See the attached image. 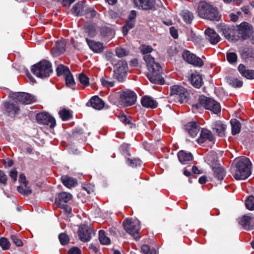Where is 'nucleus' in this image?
<instances>
[{"label":"nucleus","mask_w":254,"mask_h":254,"mask_svg":"<svg viewBox=\"0 0 254 254\" xmlns=\"http://www.w3.org/2000/svg\"><path fill=\"white\" fill-rule=\"evenodd\" d=\"M58 207L63 209L64 212L67 214L71 213V208L66 204H62V205L57 206Z\"/></svg>","instance_id":"052dcab7"},{"label":"nucleus","mask_w":254,"mask_h":254,"mask_svg":"<svg viewBox=\"0 0 254 254\" xmlns=\"http://www.w3.org/2000/svg\"><path fill=\"white\" fill-rule=\"evenodd\" d=\"M65 80L66 85L70 87L72 89H74L75 85V83L73 78V77L70 71H69V73H67L65 75Z\"/></svg>","instance_id":"c9c22d12"},{"label":"nucleus","mask_w":254,"mask_h":254,"mask_svg":"<svg viewBox=\"0 0 254 254\" xmlns=\"http://www.w3.org/2000/svg\"><path fill=\"white\" fill-rule=\"evenodd\" d=\"M229 83L232 85V86L237 87H240L243 85V82L236 78L230 79Z\"/></svg>","instance_id":"4d7b16f0"},{"label":"nucleus","mask_w":254,"mask_h":254,"mask_svg":"<svg viewBox=\"0 0 254 254\" xmlns=\"http://www.w3.org/2000/svg\"><path fill=\"white\" fill-rule=\"evenodd\" d=\"M206 39L208 40L212 44H217L220 39L219 36L215 31L210 28H207L205 31Z\"/></svg>","instance_id":"412c9836"},{"label":"nucleus","mask_w":254,"mask_h":254,"mask_svg":"<svg viewBox=\"0 0 254 254\" xmlns=\"http://www.w3.org/2000/svg\"><path fill=\"white\" fill-rule=\"evenodd\" d=\"M72 198V195L70 193L62 192L60 193L55 198V203L57 206L62 205L66 204Z\"/></svg>","instance_id":"f3484780"},{"label":"nucleus","mask_w":254,"mask_h":254,"mask_svg":"<svg viewBox=\"0 0 254 254\" xmlns=\"http://www.w3.org/2000/svg\"><path fill=\"white\" fill-rule=\"evenodd\" d=\"M84 1L76 3L72 7V11L76 15H82L85 14V9L86 7Z\"/></svg>","instance_id":"cd10ccee"},{"label":"nucleus","mask_w":254,"mask_h":254,"mask_svg":"<svg viewBox=\"0 0 254 254\" xmlns=\"http://www.w3.org/2000/svg\"><path fill=\"white\" fill-rule=\"evenodd\" d=\"M10 177L13 180V181L15 182L17 180V171L15 169H13L9 174Z\"/></svg>","instance_id":"0e129e2a"},{"label":"nucleus","mask_w":254,"mask_h":254,"mask_svg":"<svg viewBox=\"0 0 254 254\" xmlns=\"http://www.w3.org/2000/svg\"><path fill=\"white\" fill-rule=\"evenodd\" d=\"M235 167L233 170V175L237 180H245L251 174V162L249 158L242 157L236 158L234 161Z\"/></svg>","instance_id":"f257e3e1"},{"label":"nucleus","mask_w":254,"mask_h":254,"mask_svg":"<svg viewBox=\"0 0 254 254\" xmlns=\"http://www.w3.org/2000/svg\"><path fill=\"white\" fill-rule=\"evenodd\" d=\"M252 33V29L247 22H243L239 26L237 30H235L234 41L239 39L246 40L248 39Z\"/></svg>","instance_id":"1a4fd4ad"},{"label":"nucleus","mask_w":254,"mask_h":254,"mask_svg":"<svg viewBox=\"0 0 254 254\" xmlns=\"http://www.w3.org/2000/svg\"><path fill=\"white\" fill-rule=\"evenodd\" d=\"M183 57L188 63L194 66L201 67L203 65V62L201 59L188 51L184 52Z\"/></svg>","instance_id":"ddd939ff"},{"label":"nucleus","mask_w":254,"mask_h":254,"mask_svg":"<svg viewBox=\"0 0 254 254\" xmlns=\"http://www.w3.org/2000/svg\"><path fill=\"white\" fill-rule=\"evenodd\" d=\"M116 54L119 58H123L129 55V51L123 47H117L116 49Z\"/></svg>","instance_id":"58836bf2"},{"label":"nucleus","mask_w":254,"mask_h":254,"mask_svg":"<svg viewBox=\"0 0 254 254\" xmlns=\"http://www.w3.org/2000/svg\"><path fill=\"white\" fill-rule=\"evenodd\" d=\"M238 70L242 74L249 79H254V70L247 69L246 67L243 64H240L238 67Z\"/></svg>","instance_id":"5701e85b"},{"label":"nucleus","mask_w":254,"mask_h":254,"mask_svg":"<svg viewBox=\"0 0 254 254\" xmlns=\"http://www.w3.org/2000/svg\"><path fill=\"white\" fill-rule=\"evenodd\" d=\"M202 107L209 110L215 114L220 112L221 107L217 102L212 99L207 98L204 96H200L198 101Z\"/></svg>","instance_id":"0eeeda50"},{"label":"nucleus","mask_w":254,"mask_h":254,"mask_svg":"<svg viewBox=\"0 0 254 254\" xmlns=\"http://www.w3.org/2000/svg\"><path fill=\"white\" fill-rule=\"evenodd\" d=\"M56 71L58 76H61L62 75H64L65 76L67 73H69L70 71L68 67L67 66L63 64H60L57 67Z\"/></svg>","instance_id":"4c0bfd02"},{"label":"nucleus","mask_w":254,"mask_h":254,"mask_svg":"<svg viewBox=\"0 0 254 254\" xmlns=\"http://www.w3.org/2000/svg\"><path fill=\"white\" fill-rule=\"evenodd\" d=\"M90 104L93 108L97 110H101L104 106L103 101L97 96L92 97L89 102L87 103V104Z\"/></svg>","instance_id":"c85d7f7f"},{"label":"nucleus","mask_w":254,"mask_h":254,"mask_svg":"<svg viewBox=\"0 0 254 254\" xmlns=\"http://www.w3.org/2000/svg\"><path fill=\"white\" fill-rule=\"evenodd\" d=\"M185 127L189 134L192 137L196 136L200 129L199 126L195 122L188 123Z\"/></svg>","instance_id":"6ab92c4d"},{"label":"nucleus","mask_w":254,"mask_h":254,"mask_svg":"<svg viewBox=\"0 0 254 254\" xmlns=\"http://www.w3.org/2000/svg\"><path fill=\"white\" fill-rule=\"evenodd\" d=\"M170 96L180 103H183L187 101L189 93L182 86L175 85L170 87Z\"/></svg>","instance_id":"39448f33"},{"label":"nucleus","mask_w":254,"mask_h":254,"mask_svg":"<svg viewBox=\"0 0 254 254\" xmlns=\"http://www.w3.org/2000/svg\"><path fill=\"white\" fill-rule=\"evenodd\" d=\"M99 240L103 245H108L110 243V239L106 235L104 230H100L99 232Z\"/></svg>","instance_id":"e433bc0d"},{"label":"nucleus","mask_w":254,"mask_h":254,"mask_svg":"<svg viewBox=\"0 0 254 254\" xmlns=\"http://www.w3.org/2000/svg\"><path fill=\"white\" fill-rule=\"evenodd\" d=\"M245 55L248 60L254 62V52L252 50L249 49L245 52Z\"/></svg>","instance_id":"bf43d9fd"},{"label":"nucleus","mask_w":254,"mask_h":254,"mask_svg":"<svg viewBox=\"0 0 254 254\" xmlns=\"http://www.w3.org/2000/svg\"><path fill=\"white\" fill-rule=\"evenodd\" d=\"M137 96L135 93L129 89L122 90L120 93V102L124 106H130L135 104Z\"/></svg>","instance_id":"6e6552de"},{"label":"nucleus","mask_w":254,"mask_h":254,"mask_svg":"<svg viewBox=\"0 0 254 254\" xmlns=\"http://www.w3.org/2000/svg\"><path fill=\"white\" fill-rule=\"evenodd\" d=\"M17 191L23 194L28 195L31 193L30 188L27 186V185H24V186H18L17 188Z\"/></svg>","instance_id":"37998d69"},{"label":"nucleus","mask_w":254,"mask_h":254,"mask_svg":"<svg viewBox=\"0 0 254 254\" xmlns=\"http://www.w3.org/2000/svg\"><path fill=\"white\" fill-rule=\"evenodd\" d=\"M78 236L79 240L82 242H87L90 241L92 234H94L93 230L87 225L80 226L78 230Z\"/></svg>","instance_id":"9b49d317"},{"label":"nucleus","mask_w":254,"mask_h":254,"mask_svg":"<svg viewBox=\"0 0 254 254\" xmlns=\"http://www.w3.org/2000/svg\"><path fill=\"white\" fill-rule=\"evenodd\" d=\"M31 71L38 77L41 78L48 77L53 72L52 64L46 60L41 61L32 66Z\"/></svg>","instance_id":"20e7f679"},{"label":"nucleus","mask_w":254,"mask_h":254,"mask_svg":"<svg viewBox=\"0 0 254 254\" xmlns=\"http://www.w3.org/2000/svg\"><path fill=\"white\" fill-rule=\"evenodd\" d=\"M127 64L125 61H120L116 64L114 76L119 81H123L127 76Z\"/></svg>","instance_id":"9d476101"},{"label":"nucleus","mask_w":254,"mask_h":254,"mask_svg":"<svg viewBox=\"0 0 254 254\" xmlns=\"http://www.w3.org/2000/svg\"><path fill=\"white\" fill-rule=\"evenodd\" d=\"M123 225L124 229L127 233L132 236L135 240L139 238L138 234L140 231V227L139 222L137 220L127 218L124 220Z\"/></svg>","instance_id":"423d86ee"},{"label":"nucleus","mask_w":254,"mask_h":254,"mask_svg":"<svg viewBox=\"0 0 254 254\" xmlns=\"http://www.w3.org/2000/svg\"><path fill=\"white\" fill-rule=\"evenodd\" d=\"M65 42L61 40L56 42L55 46L51 50V53L54 56H58L63 54L65 51Z\"/></svg>","instance_id":"dca6fc26"},{"label":"nucleus","mask_w":254,"mask_h":254,"mask_svg":"<svg viewBox=\"0 0 254 254\" xmlns=\"http://www.w3.org/2000/svg\"><path fill=\"white\" fill-rule=\"evenodd\" d=\"M119 118L122 122L124 123L126 125L128 126L129 128L135 127V125L131 123V119L129 117H127L123 114L119 117Z\"/></svg>","instance_id":"a19ab883"},{"label":"nucleus","mask_w":254,"mask_h":254,"mask_svg":"<svg viewBox=\"0 0 254 254\" xmlns=\"http://www.w3.org/2000/svg\"><path fill=\"white\" fill-rule=\"evenodd\" d=\"M3 106L5 112L11 117H15L19 111V107L12 103L5 102L3 103Z\"/></svg>","instance_id":"a211bd4d"},{"label":"nucleus","mask_w":254,"mask_h":254,"mask_svg":"<svg viewBox=\"0 0 254 254\" xmlns=\"http://www.w3.org/2000/svg\"><path fill=\"white\" fill-rule=\"evenodd\" d=\"M240 224L246 230H251L253 225L252 224V217L249 214L244 215L239 221Z\"/></svg>","instance_id":"c756f323"},{"label":"nucleus","mask_w":254,"mask_h":254,"mask_svg":"<svg viewBox=\"0 0 254 254\" xmlns=\"http://www.w3.org/2000/svg\"><path fill=\"white\" fill-rule=\"evenodd\" d=\"M214 140V136L211 131L202 128L201 130L200 136L197 139V142L199 144L202 143L206 141H213Z\"/></svg>","instance_id":"2eb2a0df"},{"label":"nucleus","mask_w":254,"mask_h":254,"mask_svg":"<svg viewBox=\"0 0 254 254\" xmlns=\"http://www.w3.org/2000/svg\"><path fill=\"white\" fill-rule=\"evenodd\" d=\"M180 15L184 21L188 24L190 23L193 19L192 13L188 10L182 11L180 13Z\"/></svg>","instance_id":"f704fd0d"},{"label":"nucleus","mask_w":254,"mask_h":254,"mask_svg":"<svg viewBox=\"0 0 254 254\" xmlns=\"http://www.w3.org/2000/svg\"><path fill=\"white\" fill-rule=\"evenodd\" d=\"M75 0H63L62 1V4L64 7H69Z\"/></svg>","instance_id":"338daca9"},{"label":"nucleus","mask_w":254,"mask_h":254,"mask_svg":"<svg viewBox=\"0 0 254 254\" xmlns=\"http://www.w3.org/2000/svg\"><path fill=\"white\" fill-rule=\"evenodd\" d=\"M12 97L16 102L23 104H30L36 101L34 96L25 92L16 93Z\"/></svg>","instance_id":"f8f14e48"},{"label":"nucleus","mask_w":254,"mask_h":254,"mask_svg":"<svg viewBox=\"0 0 254 254\" xmlns=\"http://www.w3.org/2000/svg\"><path fill=\"white\" fill-rule=\"evenodd\" d=\"M78 80L80 83L84 86H87L89 84V78L83 73H81L79 74Z\"/></svg>","instance_id":"49530a36"},{"label":"nucleus","mask_w":254,"mask_h":254,"mask_svg":"<svg viewBox=\"0 0 254 254\" xmlns=\"http://www.w3.org/2000/svg\"><path fill=\"white\" fill-rule=\"evenodd\" d=\"M170 31L171 35L174 38L176 39L178 38V31L174 27H171L170 28Z\"/></svg>","instance_id":"774afa93"},{"label":"nucleus","mask_w":254,"mask_h":254,"mask_svg":"<svg viewBox=\"0 0 254 254\" xmlns=\"http://www.w3.org/2000/svg\"><path fill=\"white\" fill-rule=\"evenodd\" d=\"M226 57L227 61L231 64H233L237 61V55L234 52L227 53Z\"/></svg>","instance_id":"3c124183"},{"label":"nucleus","mask_w":254,"mask_h":254,"mask_svg":"<svg viewBox=\"0 0 254 254\" xmlns=\"http://www.w3.org/2000/svg\"><path fill=\"white\" fill-rule=\"evenodd\" d=\"M231 125L232 133L233 135H236L240 132L241 126L239 121L236 119H232L231 121Z\"/></svg>","instance_id":"72a5a7b5"},{"label":"nucleus","mask_w":254,"mask_h":254,"mask_svg":"<svg viewBox=\"0 0 254 254\" xmlns=\"http://www.w3.org/2000/svg\"><path fill=\"white\" fill-rule=\"evenodd\" d=\"M59 238L61 244L63 245H65L67 244L69 240L68 236L64 233H62L60 234L59 236Z\"/></svg>","instance_id":"5fc2aeb1"},{"label":"nucleus","mask_w":254,"mask_h":254,"mask_svg":"<svg viewBox=\"0 0 254 254\" xmlns=\"http://www.w3.org/2000/svg\"><path fill=\"white\" fill-rule=\"evenodd\" d=\"M141 105L146 108H156L157 107V102L152 98L149 96H144L141 100Z\"/></svg>","instance_id":"a878e982"},{"label":"nucleus","mask_w":254,"mask_h":254,"mask_svg":"<svg viewBox=\"0 0 254 254\" xmlns=\"http://www.w3.org/2000/svg\"><path fill=\"white\" fill-rule=\"evenodd\" d=\"M141 252L144 254H156V251L154 248H151L147 245H143L141 248Z\"/></svg>","instance_id":"c03bdc74"},{"label":"nucleus","mask_w":254,"mask_h":254,"mask_svg":"<svg viewBox=\"0 0 254 254\" xmlns=\"http://www.w3.org/2000/svg\"><path fill=\"white\" fill-rule=\"evenodd\" d=\"M68 254H81V250L77 247H73L69 249Z\"/></svg>","instance_id":"e2e57ef3"},{"label":"nucleus","mask_w":254,"mask_h":254,"mask_svg":"<svg viewBox=\"0 0 254 254\" xmlns=\"http://www.w3.org/2000/svg\"><path fill=\"white\" fill-rule=\"evenodd\" d=\"M214 175L218 180H222L225 176V172L224 169L219 165L213 167Z\"/></svg>","instance_id":"473e14b6"},{"label":"nucleus","mask_w":254,"mask_h":254,"mask_svg":"<svg viewBox=\"0 0 254 254\" xmlns=\"http://www.w3.org/2000/svg\"><path fill=\"white\" fill-rule=\"evenodd\" d=\"M149 72L147 76L152 83L163 84L164 80L161 76L162 68L160 64L154 61L150 55L144 56Z\"/></svg>","instance_id":"f03ea898"},{"label":"nucleus","mask_w":254,"mask_h":254,"mask_svg":"<svg viewBox=\"0 0 254 254\" xmlns=\"http://www.w3.org/2000/svg\"><path fill=\"white\" fill-rule=\"evenodd\" d=\"M246 207L250 210H254V196H249L245 202Z\"/></svg>","instance_id":"a18cd8bd"},{"label":"nucleus","mask_w":254,"mask_h":254,"mask_svg":"<svg viewBox=\"0 0 254 254\" xmlns=\"http://www.w3.org/2000/svg\"><path fill=\"white\" fill-rule=\"evenodd\" d=\"M85 14L87 17L88 18H93L94 17L96 14V12L92 7L87 6L85 9Z\"/></svg>","instance_id":"09e8293b"},{"label":"nucleus","mask_w":254,"mask_h":254,"mask_svg":"<svg viewBox=\"0 0 254 254\" xmlns=\"http://www.w3.org/2000/svg\"><path fill=\"white\" fill-rule=\"evenodd\" d=\"M129 145L127 143H123L120 147V152L124 155L130 156L129 152Z\"/></svg>","instance_id":"8fccbe9b"},{"label":"nucleus","mask_w":254,"mask_h":254,"mask_svg":"<svg viewBox=\"0 0 254 254\" xmlns=\"http://www.w3.org/2000/svg\"><path fill=\"white\" fill-rule=\"evenodd\" d=\"M127 164L132 167H136L141 165L142 162L138 158L130 159L127 158L126 160Z\"/></svg>","instance_id":"ea45409f"},{"label":"nucleus","mask_w":254,"mask_h":254,"mask_svg":"<svg viewBox=\"0 0 254 254\" xmlns=\"http://www.w3.org/2000/svg\"><path fill=\"white\" fill-rule=\"evenodd\" d=\"M214 132L220 137L225 135L226 126L223 124L221 121H218L215 123L212 127Z\"/></svg>","instance_id":"4be33fe9"},{"label":"nucleus","mask_w":254,"mask_h":254,"mask_svg":"<svg viewBox=\"0 0 254 254\" xmlns=\"http://www.w3.org/2000/svg\"><path fill=\"white\" fill-rule=\"evenodd\" d=\"M178 157L180 162L183 164H189L192 160L193 156L190 152H186L183 150L180 151L178 153Z\"/></svg>","instance_id":"b1692460"},{"label":"nucleus","mask_w":254,"mask_h":254,"mask_svg":"<svg viewBox=\"0 0 254 254\" xmlns=\"http://www.w3.org/2000/svg\"><path fill=\"white\" fill-rule=\"evenodd\" d=\"M0 246L3 250H6L9 248L10 243L7 239L1 238L0 239Z\"/></svg>","instance_id":"603ef678"},{"label":"nucleus","mask_w":254,"mask_h":254,"mask_svg":"<svg viewBox=\"0 0 254 254\" xmlns=\"http://www.w3.org/2000/svg\"><path fill=\"white\" fill-rule=\"evenodd\" d=\"M221 27V30L225 37L229 40L234 41L235 29L230 28L226 25H222Z\"/></svg>","instance_id":"bb28decb"},{"label":"nucleus","mask_w":254,"mask_h":254,"mask_svg":"<svg viewBox=\"0 0 254 254\" xmlns=\"http://www.w3.org/2000/svg\"><path fill=\"white\" fill-rule=\"evenodd\" d=\"M134 26V21L127 20L125 25L123 27V33L124 35L127 34L128 31L130 29L132 28Z\"/></svg>","instance_id":"79ce46f5"},{"label":"nucleus","mask_w":254,"mask_h":254,"mask_svg":"<svg viewBox=\"0 0 254 254\" xmlns=\"http://www.w3.org/2000/svg\"><path fill=\"white\" fill-rule=\"evenodd\" d=\"M63 184L67 188L70 189L77 185V181L76 179L69 177L67 176H63L61 178Z\"/></svg>","instance_id":"7c9ffc66"},{"label":"nucleus","mask_w":254,"mask_h":254,"mask_svg":"<svg viewBox=\"0 0 254 254\" xmlns=\"http://www.w3.org/2000/svg\"><path fill=\"white\" fill-rule=\"evenodd\" d=\"M11 239L13 242L18 247H21L23 244L21 240L18 238L17 236L12 235L11 236Z\"/></svg>","instance_id":"13d9d810"},{"label":"nucleus","mask_w":254,"mask_h":254,"mask_svg":"<svg viewBox=\"0 0 254 254\" xmlns=\"http://www.w3.org/2000/svg\"><path fill=\"white\" fill-rule=\"evenodd\" d=\"M37 121L41 124L48 125L53 128L56 125V121L50 115L45 113H40L36 116Z\"/></svg>","instance_id":"4468645a"},{"label":"nucleus","mask_w":254,"mask_h":254,"mask_svg":"<svg viewBox=\"0 0 254 254\" xmlns=\"http://www.w3.org/2000/svg\"><path fill=\"white\" fill-rule=\"evenodd\" d=\"M86 41L90 49L95 53H101L105 49L103 44L101 42L89 40L88 38L86 39Z\"/></svg>","instance_id":"aec40b11"},{"label":"nucleus","mask_w":254,"mask_h":254,"mask_svg":"<svg viewBox=\"0 0 254 254\" xmlns=\"http://www.w3.org/2000/svg\"><path fill=\"white\" fill-rule=\"evenodd\" d=\"M59 115L63 121L68 120L71 116L69 111L65 109L60 111Z\"/></svg>","instance_id":"de8ad7c7"},{"label":"nucleus","mask_w":254,"mask_h":254,"mask_svg":"<svg viewBox=\"0 0 254 254\" xmlns=\"http://www.w3.org/2000/svg\"><path fill=\"white\" fill-rule=\"evenodd\" d=\"M7 176L2 171L0 170V184L5 185L7 183Z\"/></svg>","instance_id":"680f3d73"},{"label":"nucleus","mask_w":254,"mask_h":254,"mask_svg":"<svg viewBox=\"0 0 254 254\" xmlns=\"http://www.w3.org/2000/svg\"><path fill=\"white\" fill-rule=\"evenodd\" d=\"M190 81L191 84L195 88H199L202 85V79L201 76L197 73H193L191 74Z\"/></svg>","instance_id":"2f4dec72"},{"label":"nucleus","mask_w":254,"mask_h":254,"mask_svg":"<svg viewBox=\"0 0 254 254\" xmlns=\"http://www.w3.org/2000/svg\"><path fill=\"white\" fill-rule=\"evenodd\" d=\"M140 49L144 56L149 55L153 51V48L151 46L148 45H143L140 47Z\"/></svg>","instance_id":"864d4df0"},{"label":"nucleus","mask_w":254,"mask_h":254,"mask_svg":"<svg viewBox=\"0 0 254 254\" xmlns=\"http://www.w3.org/2000/svg\"><path fill=\"white\" fill-rule=\"evenodd\" d=\"M102 84L104 86L107 87H113L115 85V83L113 81H111L109 78H102L101 79Z\"/></svg>","instance_id":"6e6d98bb"},{"label":"nucleus","mask_w":254,"mask_h":254,"mask_svg":"<svg viewBox=\"0 0 254 254\" xmlns=\"http://www.w3.org/2000/svg\"><path fill=\"white\" fill-rule=\"evenodd\" d=\"M202 107V105H201L199 102L196 104L193 105L192 107V110L193 112L196 113L201 110V107Z\"/></svg>","instance_id":"69168bd1"},{"label":"nucleus","mask_w":254,"mask_h":254,"mask_svg":"<svg viewBox=\"0 0 254 254\" xmlns=\"http://www.w3.org/2000/svg\"><path fill=\"white\" fill-rule=\"evenodd\" d=\"M198 15L203 18L210 20L218 21L220 15L216 7L206 1H200L198 5Z\"/></svg>","instance_id":"7ed1b4c3"},{"label":"nucleus","mask_w":254,"mask_h":254,"mask_svg":"<svg viewBox=\"0 0 254 254\" xmlns=\"http://www.w3.org/2000/svg\"><path fill=\"white\" fill-rule=\"evenodd\" d=\"M133 1L136 6L143 9H150L154 6V2L151 0H133Z\"/></svg>","instance_id":"393cba45"}]
</instances>
